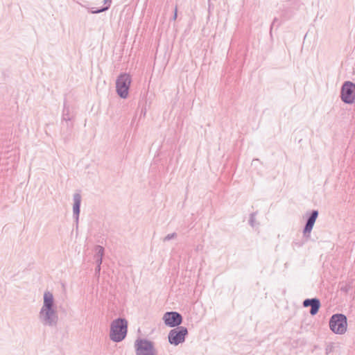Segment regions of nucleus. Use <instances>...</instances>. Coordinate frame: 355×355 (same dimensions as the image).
I'll list each match as a JSON object with an SVG mask.
<instances>
[{
    "mask_svg": "<svg viewBox=\"0 0 355 355\" xmlns=\"http://www.w3.org/2000/svg\"><path fill=\"white\" fill-rule=\"evenodd\" d=\"M39 319L44 326L56 327L58 315L54 302V297L50 291H45L43 297V304L39 312Z\"/></svg>",
    "mask_w": 355,
    "mask_h": 355,
    "instance_id": "1",
    "label": "nucleus"
},
{
    "mask_svg": "<svg viewBox=\"0 0 355 355\" xmlns=\"http://www.w3.org/2000/svg\"><path fill=\"white\" fill-rule=\"evenodd\" d=\"M128 331V321L125 318L114 320L110 324V339L116 343L122 341Z\"/></svg>",
    "mask_w": 355,
    "mask_h": 355,
    "instance_id": "2",
    "label": "nucleus"
},
{
    "mask_svg": "<svg viewBox=\"0 0 355 355\" xmlns=\"http://www.w3.org/2000/svg\"><path fill=\"white\" fill-rule=\"evenodd\" d=\"M329 327L334 334H345L347 327V317L342 313L334 314L329 320Z\"/></svg>",
    "mask_w": 355,
    "mask_h": 355,
    "instance_id": "3",
    "label": "nucleus"
},
{
    "mask_svg": "<svg viewBox=\"0 0 355 355\" xmlns=\"http://www.w3.org/2000/svg\"><path fill=\"white\" fill-rule=\"evenodd\" d=\"M131 77L128 73H121L116 80V90L121 98H126L131 84Z\"/></svg>",
    "mask_w": 355,
    "mask_h": 355,
    "instance_id": "4",
    "label": "nucleus"
},
{
    "mask_svg": "<svg viewBox=\"0 0 355 355\" xmlns=\"http://www.w3.org/2000/svg\"><path fill=\"white\" fill-rule=\"evenodd\" d=\"M136 355H156L153 343L144 338H138L135 342Z\"/></svg>",
    "mask_w": 355,
    "mask_h": 355,
    "instance_id": "5",
    "label": "nucleus"
},
{
    "mask_svg": "<svg viewBox=\"0 0 355 355\" xmlns=\"http://www.w3.org/2000/svg\"><path fill=\"white\" fill-rule=\"evenodd\" d=\"M340 98L346 104L355 103V83L351 81H345L340 89Z\"/></svg>",
    "mask_w": 355,
    "mask_h": 355,
    "instance_id": "6",
    "label": "nucleus"
},
{
    "mask_svg": "<svg viewBox=\"0 0 355 355\" xmlns=\"http://www.w3.org/2000/svg\"><path fill=\"white\" fill-rule=\"evenodd\" d=\"M188 334L186 327L180 326L171 329L168 335V342L171 345H178L184 342L185 337Z\"/></svg>",
    "mask_w": 355,
    "mask_h": 355,
    "instance_id": "7",
    "label": "nucleus"
},
{
    "mask_svg": "<svg viewBox=\"0 0 355 355\" xmlns=\"http://www.w3.org/2000/svg\"><path fill=\"white\" fill-rule=\"evenodd\" d=\"M163 320L166 326L178 327L182 322V316L176 311H169L164 313Z\"/></svg>",
    "mask_w": 355,
    "mask_h": 355,
    "instance_id": "8",
    "label": "nucleus"
},
{
    "mask_svg": "<svg viewBox=\"0 0 355 355\" xmlns=\"http://www.w3.org/2000/svg\"><path fill=\"white\" fill-rule=\"evenodd\" d=\"M318 216V210H312L310 215L309 216L305 226L303 230L304 236L306 238L310 237V233L313 227V225L315 223V220Z\"/></svg>",
    "mask_w": 355,
    "mask_h": 355,
    "instance_id": "9",
    "label": "nucleus"
},
{
    "mask_svg": "<svg viewBox=\"0 0 355 355\" xmlns=\"http://www.w3.org/2000/svg\"><path fill=\"white\" fill-rule=\"evenodd\" d=\"M318 216V210H312L310 215L309 216L305 226L303 230L304 236L306 238L310 237V233L313 227V225L315 223V220Z\"/></svg>",
    "mask_w": 355,
    "mask_h": 355,
    "instance_id": "10",
    "label": "nucleus"
},
{
    "mask_svg": "<svg viewBox=\"0 0 355 355\" xmlns=\"http://www.w3.org/2000/svg\"><path fill=\"white\" fill-rule=\"evenodd\" d=\"M302 304L304 307H311L310 314L311 315L317 314L321 306L320 300L316 297L306 299L303 301Z\"/></svg>",
    "mask_w": 355,
    "mask_h": 355,
    "instance_id": "11",
    "label": "nucleus"
},
{
    "mask_svg": "<svg viewBox=\"0 0 355 355\" xmlns=\"http://www.w3.org/2000/svg\"><path fill=\"white\" fill-rule=\"evenodd\" d=\"M81 199L82 198L80 193H76L73 194V216L77 225L78 223L79 215L80 211V207L81 204Z\"/></svg>",
    "mask_w": 355,
    "mask_h": 355,
    "instance_id": "12",
    "label": "nucleus"
},
{
    "mask_svg": "<svg viewBox=\"0 0 355 355\" xmlns=\"http://www.w3.org/2000/svg\"><path fill=\"white\" fill-rule=\"evenodd\" d=\"M111 2H112L111 0H104V4L106 5L105 6L102 7L99 9H96V10H94V8H92V10H90V12L92 14H98L100 12H105L110 8Z\"/></svg>",
    "mask_w": 355,
    "mask_h": 355,
    "instance_id": "13",
    "label": "nucleus"
},
{
    "mask_svg": "<svg viewBox=\"0 0 355 355\" xmlns=\"http://www.w3.org/2000/svg\"><path fill=\"white\" fill-rule=\"evenodd\" d=\"M71 119L72 116L70 114V108L69 106H67L66 103H64L62 113V120L67 122L71 121Z\"/></svg>",
    "mask_w": 355,
    "mask_h": 355,
    "instance_id": "14",
    "label": "nucleus"
},
{
    "mask_svg": "<svg viewBox=\"0 0 355 355\" xmlns=\"http://www.w3.org/2000/svg\"><path fill=\"white\" fill-rule=\"evenodd\" d=\"M95 255L94 258H103L104 255V248L101 245H96L94 248Z\"/></svg>",
    "mask_w": 355,
    "mask_h": 355,
    "instance_id": "15",
    "label": "nucleus"
},
{
    "mask_svg": "<svg viewBox=\"0 0 355 355\" xmlns=\"http://www.w3.org/2000/svg\"><path fill=\"white\" fill-rule=\"evenodd\" d=\"M257 215V212H253L250 216L249 223L252 227H254L255 225V216Z\"/></svg>",
    "mask_w": 355,
    "mask_h": 355,
    "instance_id": "16",
    "label": "nucleus"
},
{
    "mask_svg": "<svg viewBox=\"0 0 355 355\" xmlns=\"http://www.w3.org/2000/svg\"><path fill=\"white\" fill-rule=\"evenodd\" d=\"M177 237V234L173 232V233H171V234H167L164 239H163V241L164 242H166V241H168L173 239H175Z\"/></svg>",
    "mask_w": 355,
    "mask_h": 355,
    "instance_id": "17",
    "label": "nucleus"
},
{
    "mask_svg": "<svg viewBox=\"0 0 355 355\" xmlns=\"http://www.w3.org/2000/svg\"><path fill=\"white\" fill-rule=\"evenodd\" d=\"M278 21V19L277 17H275L272 22V24L270 26V32L271 33L272 32V30L273 28V26H275V24Z\"/></svg>",
    "mask_w": 355,
    "mask_h": 355,
    "instance_id": "18",
    "label": "nucleus"
},
{
    "mask_svg": "<svg viewBox=\"0 0 355 355\" xmlns=\"http://www.w3.org/2000/svg\"><path fill=\"white\" fill-rule=\"evenodd\" d=\"M97 266H101L103 258H94Z\"/></svg>",
    "mask_w": 355,
    "mask_h": 355,
    "instance_id": "19",
    "label": "nucleus"
},
{
    "mask_svg": "<svg viewBox=\"0 0 355 355\" xmlns=\"http://www.w3.org/2000/svg\"><path fill=\"white\" fill-rule=\"evenodd\" d=\"M177 13H178V8L176 6L175 8L174 15H173V20H175L176 19V18H177Z\"/></svg>",
    "mask_w": 355,
    "mask_h": 355,
    "instance_id": "20",
    "label": "nucleus"
},
{
    "mask_svg": "<svg viewBox=\"0 0 355 355\" xmlns=\"http://www.w3.org/2000/svg\"><path fill=\"white\" fill-rule=\"evenodd\" d=\"M101 270V266H96V272H99Z\"/></svg>",
    "mask_w": 355,
    "mask_h": 355,
    "instance_id": "21",
    "label": "nucleus"
}]
</instances>
